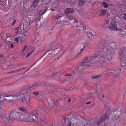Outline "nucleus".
<instances>
[{
    "mask_svg": "<svg viewBox=\"0 0 126 126\" xmlns=\"http://www.w3.org/2000/svg\"><path fill=\"white\" fill-rule=\"evenodd\" d=\"M103 45L100 53L96 57H86L84 58L79 68L82 66L86 68L93 65L97 63H105L107 60H111L114 55V52L113 47L115 46V44L111 40H107L103 42Z\"/></svg>",
    "mask_w": 126,
    "mask_h": 126,
    "instance_id": "nucleus-1",
    "label": "nucleus"
},
{
    "mask_svg": "<svg viewBox=\"0 0 126 126\" xmlns=\"http://www.w3.org/2000/svg\"><path fill=\"white\" fill-rule=\"evenodd\" d=\"M30 21L29 20L27 22V24L24 23L23 24V27H21L20 28H17L15 29L16 35L20 37L22 41H24L25 39V37L28 35V33L26 30L29 27L30 24Z\"/></svg>",
    "mask_w": 126,
    "mask_h": 126,
    "instance_id": "nucleus-2",
    "label": "nucleus"
},
{
    "mask_svg": "<svg viewBox=\"0 0 126 126\" xmlns=\"http://www.w3.org/2000/svg\"><path fill=\"white\" fill-rule=\"evenodd\" d=\"M38 113H35L34 115L33 114L28 113H26L25 122H31L34 121L36 123L39 124L41 122L43 121L45 119V117L43 116L40 117L38 116Z\"/></svg>",
    "mask_w": 126,
    "mask_h": 126,
    "instance_id": "nucleus-3",
    "label": "nucleus"
},
{
    "mask_svg": "<svg viewBox=\"0 0 126 126\" xmlns=\"http://www.w3.org/2000/svg\"><path fill=\"white\" fill-rule=\"evenodd\" d=\"M66 18L68 19V20H70V22L69 21L67 22H64V23H63L62 26L63 25H67L70 23V22L71 23L72 27H74L76 26L77 27H80L81 28L79 29L81 30H85L86 29V27L83 24H82L79 21H78L76 19L72 18L70 16H68L66 17Z\"/></svg>",
    "mask_w": 126,
    "mask_h": 126,
    "instance_id": "nucleus-4",
    "label": "nucleus"
},
{
    "mask_svg": "<svg viewBox=\"0 0 126 126\" xmlns=\"http://www.w3.org/2000/svg\"><path fill=\"white\" fill-rule=\"evenodd\" d=\"M3 101H0V105L3 104ZM2 107L0 106V116L4 120L8 121L9 120L12 119H18L19 117H17V116L19 115L18 114H20L18 112L15 111H11L10 115L7 117L5 115H3V113L4 112V111L2 110Z\"/></svg>",
    "mask_w": 126,
    "mask_h": 126,
    "instance_id": "nucleus-5",
    "label": "nucleus"
},
{
    "mask_svg": "<svg viewBox=\"0 0 126 126\" xmlns=\"http://www.w3.org/2000/svg\"><path fill=\"white\" fill-rule=\"evenodd\" d=\"M120 62L122 66L126 68V49H123L121 50L119 53Z\"/></svg>",
    "mask_w": 126,
    "mask_h": 126,
    "instance_id": "nucleus-6",
    "label": "nucleus"
},
{
    "mask_svg": "<svg viewBox=\"0 0 126 126\" xmlns=\"http://www.w3.org/2000/svg\"><path fill=\"white\" fill-rule=\"evenodd\" d=\"M9 95L7 97H9L8 99L6 100L7 101H12L13 100H15L18 99H21L24 97L23 94L20 93H18L16 94L15 93H12L10 94H7Z\"/></svg>",
    "mask_w": 126,
    "mask_h": 126,
    "instance_id": "nucleus-7",
    "label": "nucleus"
},
{
    "mask_svg": "<svg viewBox=\"0 0 126 126\" xmlns=\"http://www.w3.org/2000/svg\"><path fill=\"white\" fill-rule=\"evenodd\" d=\"M20 114L19 115L17 116V117H19L18 119L16 120L19 121H22L23 122H25V117H26V113L23 114L21 112H18Z\"/></svg>",
    "mask_w": 126,
    "mask_h": 126,
    "instance_id": "nucleus-8",
    "label": "nucleus"
},
{
    "mask_svg": "<svg viewBox=\"0 0 126 126\" xmlns=\"http://www.w3.org/2000/svg\"><path fill=\"white\" fill-rule=\"evenodd\" d=\"M117 26L116 22L113 20L110 22L109 28L110 29L113 30H116L117 28Z\"/></svg>",
    "mask_w": 126,
    "mask_h": 126,
    "instance_id": "nucleus-9",
    "label": "nucleus"
},
{
    "mask_svg": "<svg viewBox=\"0 0 126 126\" xmlns=\"http://www.w3.org/2000/svg\"><path fill=\"white\" fill-rule=\"evenodd\" d=\"M38 86V85L37 84L34 85L29 88H27L25 90H23V94L25 93H26L29 92L31 90H32L35 89Z\"/></svg>",
    "mask_w": 126,
    "mask_h": 126,
    "instance_id": "nucleus-10",
    "label": "nucleus"
},
{
    "mask_svg": "<svg viewBox=\"0 0 126 126\" xmlns=\"http://www.w3.org/2000/svg\"><path fill=\"white\" fill-rule=\"evenodd\" d=\"M116 113H117V115H115L114 116V117H112V120H116V119H117V118H119L120 117L121 118H123V114H122L120 111H118L117 112H116Z\"/></svg>",
    "mask_w": 126,
    "mask_h": 126,
    "instance_id": "nucleus-11",
    "label": "nucleus"
},
{
    "mask_svg": "<svg viewBox=\"0 0 126 126\" xmlns=\"http://www.w3.org/2000/svg\"><path fill=\"white\" fill-rule=\"evenodd\" d=\"M24 97H23L22 99L23 100V101L25 102V103L28 105L29 104V100L30 99V97L29 95H27L25 96H24Z\"/></svg>",
    "mask_w": 126,
    "mask_h": 126,
    "instance_id": "nucleus-12",
    "label": "nucleus"
},
{
    "mask_svg": "<svg viewBox=\"0 0 126 126\" xmlns=\"http://www.w3.org/2000/svg\"><path fill=\"white\" fill-rule=\"evenodd\" d=\"M48 3H47L46 4H45L43 6V10L44 11V12L42 13V15H44L47 11L48 7L49 6L48 5Z\"/></svg>",
    "mask_w": 126,
    "mask_h": 126,
    "instance_id": "nucleus-13",
    "label": "nucleus"
},
{
    "mask_svg": "<svg viewBox=\"0 0 126 126\" xmlns=\"http://www.w3.org/2000/svg\"><path fill=\"white\" fill-rule=\"evenodd\" d=\"M108 72L107 73H105V74H109V73H111L112 74L114 75V76H116L115 75L116 74L118 75L119 72H118L117 71L114 70H108Z\"/></svg>",
    "mask_w": 126,
    "mask_h": 126,
    "instance_id": "nucleus-14",
    "label": "nucleus"
},
{
    "mask_svg": "<svg viewBox=\"0 0 126 126\" xmlns=\"http://www.w3.org/2000/svg\"><path fill=\"white\" fill-rule=\"evenodd\" d=\"M39 1V0H34L32 3L31 7H33L34 8H36L37 6V3Z\"/></svg>",
    "mask_w": 126,
    "mask_h": 126,
    "instance_id": "nucleus-15",
    "label": "nucleus"
},
{
    "mask_svg": "<svg viewBox=\"0 0 126 126\" xmlns=\"http://www.w3.org/2000/svg\"><path fill=\"white\" fill-rule=\"evenodd\" d=\"M18 109L21 111L25 113H27V112L28 110L24 106H21L18 108Z\"/></svg>",
    "mask_w": 126,
    "mask_h": 126,
    "instance_id": "nucleus-16",
    "label": "nucleus"
},
{
    "mask_svg": "<svg viewBox=\"0 0 126 126\" xmlns=\"http://www.w3.org/2000/svg\"><path fill=\"white\" fill-rule=\"evenodd\" d=\"M74 11V10L73 9L68 8L65 9L64 11V12L65 14H68L72 13Z\"/></svg>",
    "mask_w": 126,
    "mask_h": 126,
    "instance_id": "nucleus-17",
    "label": "nucleus"
},
{
    "mask_svg": "<svg viewBox=\"0 0 126 126\" xmlns=\"http://www.w3.org/2000/svg\"><path fill=\"white\" fill-rule=\"evenodd\" d=\"M26 68V67H23L19 69H17L14 70L10 72L9 73H16L21 71H22L25 69Z\"/></svg>",
    "mask_w": 126,
    "mask_h": 126,
    "instance_id": "nucleus-18",
    "label": "nucleus"
},
{
    "mask_svg": "<svg viewBox=\"0 0 126 126\" xmlns=\"http://www.w3.org/2000/svg\"><path fill=\"white\" fill-rule=\"evenodd\" d=\"M62 16H55V18L56 19L55 20V22H56V24H59L61 22V21L59 20L60 18H61Z\"/></svg>",
    "mask_w": 126,
    "mask_h": 126,
    "instance_id": "nucleus-19",
    "label": "nucleus"
},
{
    "mask_svg": "<svg viewBox=\"0 0 126 126\" xmlns=\"http://www.w3.org/2000/svg\"><path fill=\"white\" fill-rule=\"evenodd\" d=\"M100 13L99 15L101 17L104 16L106 13V11L104 10H100Z\"/></svg>",
    "mask_w": 126,
    "mask_h": 126,
    "instance_id": "nucleus-20",
    "label": "nucleus"
},
{
    "mask_svg": "<svg viewBox=\"0 0 126 126\" xmlns=\"http://www.w3.org/2000/svg\"><path fill=\"white\" fill-rule=\"evenodd\" d=\"M101 76V74L92 75L91 76V78L92 79H97L100 77Z\"/></svg>",
    "mask_w": 126,
    "mask_h": 126,
    "instance_id": "nucleus-21",
    "label": "nucleus"
},
{
    "mask_svg": "<svg viewBox=\"0 0 126 126\" xmlns=\"http://www.w3.org/2000/svg\"><path fill=\"white\" fill-rule=\"evenodd\" d=\"M86 35L89 38H90L93 35L92 32L89 31H88L87 32Z\"/></svg>",
    "mask_w": 126,
    "mask_h": 126,
    "instance_id": "nucleus-22",
    "label": "nucleus"
},
{
    "mask_svg": "<svg viewBox=\"0 0 126 126\" xmlns=\"http://www.w3.org/2000/svg\"><path fill=\"white\" fill-rule=\"evenodd\" d=\"M84 2L85 1L83 0H79L78 2V4L79 6H81L83 5Z\"/></svg>",
    "mask_w": 126,
    "mask_h": 126,
    "instance_id": "nucleus-23",
    "label": "nucleus"
},
{
    "mask_svg": "<svg viewBox=\"0 0 126 126\" xmlns=\"http://www.w3.org/2000/svg\"><path fill=\"white\" fill-rule=\"evenodd\" d=\"M8 95L7 94H1L0 95V99L1 98H2L3 100H4L5 99L3 98V97H7L8 96Z\"/></svg>",
    "mask_w": 126,
    "mask_h": 126,
    "instance_id": "nucleus-24",
    "label": "nucleus"
},
{
    "mask_svg": "<svg viewBox=\"0 0 126 126\" xmlns=\"http://www.w3.org/2000/svg\"><path fill=\"white\" fill-rule=\"evenodd\" d=\"M1 37L3 39H4L5 40H6L7 41H9V40H7V39L9 37H7V35L6 34H4L3 35H2L1 36Z\"/></svg>",
    "mask_w": 126,
    "mask_h": 126,
    "instance_id": "nucleus-25",
    "label": "nucleus"
},
{
    "mask_svg": "<svg viewBox=\"0 0 126 126\" xmlns=\"http://www.w3.org/2000/svg\"><path fill=\"white\" fill-rule=\"evenodd\" d=\"M40 18L39 17H37L34 20V22H35L36 23L39 21L40 20Z\"/></svg>",
    "mask_w": 126,
    "mask_h": 126,
    "instance_id": "nucleus-26",
    "label": "nucleus"
},
{
    "mask_svg": "<svg viewBox=\"0 0 126 126\" xmlns=\"http://www.w3.org/2000/svg\"><path fill=\"white\" fill-rule=\"evenodd\" d=\"M103 5L104 7L105 8H108V4L106 2H102Z\"/></svg>",
    "mask_w": 126,
    "mask_h": 126,
    "instance_id": "nucleus-27",
    "label": "nucleus"
},
{
    "mask_svg": "<svg viewBox=\"0 0 126 126\" xmlns=\"http://www.w3.org/2000/svg\"><path fill=\"white\" fill-rule=\"evenodd\" d=\"M14 40L16 42V43H18L19 41V38L18 37H15L14 38Z\"/></svg>",
    "mask_w": 126,
    "mask_h": 126,
    "instance_id": "nucleus-28",
    "label": "nucleus"
},
{
    "mask_svg": "<svg viewBox=\"0 0 126 126\" xmlns=\"http://www.w3.org/2000/svg\"><path fill=\"white\" fill-rule=\"evenodd\" d=\"M81 54L79 52V53H78L77 54V55L75 56V58H78L79 57H80L81 56Z\"/></svg>",
    "mask_w": 126,
    "mask_h": 126,
    "instance_id": "nucleus-29",
    "label": "nucleus"
},
{
    "mask_svg": "<svg viewBox=\"0 0 126 126\" xmlns=\"http://www.w3.org/2000/svg\"><path fill=\"white\" fill-rule=\"evenodd\" d=\"M92 93H89L88 94V98H91V97H93V96L92 95Z\"/></svg>",
    "mask_w": 126,
    "mask_h": 126,
    "instance_id": "nucleus-30",
    "label": "nucleus"
},
{
    "mask_svg": "<svg viewBox=\"0 0 126 126\" xmlns=\"http://www.w3.org/2000/svg\"><path fill=\"white\" fill-rule=\"evenodd\" d=\"M33 94H34L35 96H37L39 94V93L38 92H33Z\"/></svg>",
    "mask_w": 126,
    "mask_h": 126,
    "instance_id": "nucleus-31",
    "label": "nucleus"
},
{
    "mask_svg": "<svg viewBox=\"0 0 126 126\" xmlns=\"http://www.w3.org/2000/svg\"><path fill=\"white\" fill-rule=\"evenodd\" d=\"M22 79V78H20L19 79H18L17 80H16V81H15L14 82L15 83H18Z\"/></svg>",
    "mask_w": 126,
    "mask_h": 126,
    "instance_id": "nucleus-32",
    "label": "nucleus"
},
{
    "mask_svg": "<svg viewBox=\"0 0 126 126\" xmlns=\"http://www.w3.org/2000/svg\"><path fill=\"white\" fill-rule=\"evenodd\" d=\"M76 0H67V1L68 2H74L76 1Z\"/></svg>",
    "mask_w": 126,
    "mask_h": 126,
    "instance_id": "nucleus-33",
    "label": "nucleus"
},
{
    "mask_svg": "<svg viewBox=\"0 0 126 126\" xmlns=\"http://www.w3.org/2000/svg\"><path fill=\"white\" fill-rule=\"evenodd\" d=\"M104 26L107 27H109V23L107 22L106 24H104Z\"/></svg>",
    "mask_w": 126,
    "mask_h": 126,
    "instance_id": "nucleus-34",
    "label": "nucleus"
},
{
    "mask_svg": "<svg viewBox=\"0 0 126 126\" xmlns=\"http://www.w3.org/2000/svg\"><path fill=\"white\" fill-rule=\"evenodd\" d=\"M34 50H33L31 52L29 53L26 56V57L27 58L33 52V51Z\"/></svg>",
    "mask_w": 126,
    "mask_h": 126,
    "instance_id": "nucleus-35",
    "label": "nucleus"
},
{
    "mask_svg": "<svg viewBox=\"0 0 126 126\" xmlns=\"http://www.w3.org/2000/svg\"><path fill=\"white\" fill-rule=\"evenodd\" d=\"M71 122L70 121H69V123L67 124L66 126H71Z\"/></svg>",
    "mask_w": 126,
    "mask_h": 126,
    "instance_id": "nucleus-36",
    "label": "nucleus"
},
{
    "mask_svg": "<svg viewBox=\"0 0 126 126\" xmlns=\"http://www.w3.org/2000/svg\"><path fill=\"white\" fill-rule=\"evenodd\" d=\"M80 51L79 52V53H80L81 54L82 52L84 50V49L83 48H81L80 49Z\"/></svg>",
    "mask_w": 126,
    "mask_h": 126,
    "instance_id": "nucleus-37",
    "label": "nucleus"
},
{
    "mask_svg": "<svg viewBox=\"0 0 126 126\" xmlns=\"http://www.w3.org/2000/svg\"><path fill=\"white\" fill-rule=\"evenodd\" d=\"M10 47L11 48H13L14 47V46L12 44H11Z\"/></svg>",
    "mask_w": 126,
    "mask_h": 126,
    "instance_id": "nucleus-38",
    "label": "nucleus"
},
{
    "mask_svg": "<svg viewBox=\"0 0 126 126\" xmlns=\"http://www.w3.org/2000/svg\"><path fill=\"white\" fill-rule=\"evenodd\" d=\"M123 18L125 20H126V15H124V16L123 17Z\"/></svg>",
    "mask_w": 126,
    "mask_h": 126,
    "instance_id": "nucleus-39",
    "label": "nucleus"
},
{
    "mask_svg": "<svg viewBox=\"0 0 126 126\" xmlns=\"http://www.w3.org/2000/svg\"><path fill=\"white\" fill-rule=\"evenodd\" d=\"M16 22V20H14V21L13 22V23H12V25H14L15 24V23Z\"/></svg>",
    "mask_w": 126,
    "mask_h": 126,
    "instance_id": "nucleus-40",
    "label": "nucleus"
},
{
    "mask_svg": "<svg viewBox=\"0 0 126 126\" xmlns=\"http://www.w3.org/2000/svg\"><path fill=\"white\" fill-rule=\"evenodd\" d=\"M26 47V46H24V48L23 49L22 51H24Z\"/></svg>",
    "mask_w": 126,
    "mask_h": 126,
    "instance_id": "nucleus-41",
    "label": "nucleus"
},
{
    "mask_svg": "<svg viewBox=\"0 0 126 126\" xmlns=\"http://www.w3.org/2000/svg\"><path fill=\"white\" fill-rule=\"evenodd\" d=\"M35 33H36V34H37V35H39V32H38L37 33H36V31L35 32Z\"/></svg>",
    "mask_w": 126,
    "mask_h": 126,
    "instance_id": "nucleus-42",
    "label": "nucleus"
},
{
    "mask_svg": "<svg viewBox=\"0 0 126 126\" xmlns=\"http://www.w3.org/2000/svg\"><path fill=\"white\" fill-rule=\"evenodd\" d=\"M71 100V99L70 98H69L68 100V102H69Z\"/></svg>",
    "mask_w": 126,
    "mask_h": 126,
    "instance_id": "nucleus-43",
    "label": "nucleus"
},
{
    "mask_svg": "<svg viewBox=\"0 0 126 126\" xmlns=\"http://www.w3.org/2000/svg\"><path fill=\"white\" fill-rule=\"evenodd\" d=\"M71 74H67V75H65V76H71Z\"/></svg>",
    "mask_w": 126,
    "mask_h": 126,
    "instance_id": "nucleus-44",
    "label": "nucleus"
},
{
    "mask_svg": "<svg viewBox=\"0 0 126 126\" xmlns=\"http://www.w3.org/2000/svg\"><path fill=\"white\" fill-rule=\"evenodd\" d=\"M39 109V108H38V110H36V111L37 112V111H38V112H39L40 111H39V109Z\"/></svg>",
    "mask_w": 126,
    "mask_h": 126,
    "instance_id": "nucleus-45",
    "label": "nucleus"
},
{
    "mask_svg": "<svg viewBox=\"0 0 126 126\" xmlns=\"http://www.w3.org/2000/svg\"><path fill=\"white\" fill-rule=\"evenodd\" d=\"M91 102L90 101V102H87L86 103V104H89L90 103H91Z\"/></svg>",
    "mask_w": 126,
    "mask_h": 126,
    "instance_id": "nucleus-46",
    "label": "nucleus"
},
{
    "mask_svg": "<svg viewBox=\"0 0 126 126\" xmlns=\"http://www.w3.org/2000/svg\"><path fill=\"white\" fill-rule=\"evenodd\" d=\"M27 52V51H26V52L24 51V55H25V54H26Z\"/></svg>",
    "mask_w": 126,
    "mask_h": 126,
    "instance_id": "nucleus-47",
    "label": "nucleus"
},
{
    "mask_svg": "<svg viewBox=\"0 0 126 126\" xmlns=\"http://www.w3.org/2000/svg\"><path fill=\"white\" fill-rule=\"evenodd\" d=\"M51 10L52 11H54L55 10L54 9H53V8H51Z\"/></svg>",
    "mask_w": 126,
    "mask_h": 126,
    "instance_id": "nucleus-48",
    "label": "nucleus"
},
{
    "mask_svg": "<svg viewBox=\"0 0 126 126\" xmlns=\"http://www.w3.org/2000/svg\"><path fill=\"white\" fill-rule=\"evenodd\" d=\"M92 93V95H93V97H94V94H95V93Z\"/></svg>",
    "mask_w": 126,
    "mask_h": 126,
    "instance_id": "nucleus-49",
    "label": "nucleus"
},
{
    "mask_svg": "<svg viewBox=\"0 0 126 126\" xmlns=\"http://www.w3.org/2000/svg\"><path fill=\"white\" fill-rule=\"evenodd\" d=\"M3 57V56L2 55H0V58H2Z\"/></svg>",
    "mask_w": 126,
    "mask_h": 126,
    "instance_id": "nucleus-50",
    "label": "nucleus"
},
{
    "mask_svg": "<svg viewBox=\"0 0 126 126\" xmlns=\"http://www.w3.org/2000/svg\"><path fill=\"white\" fill-rule=\"evenodd\" d=\"M52 29H53V28H52V29L51 30H50V31L51 32H50V31H49V33H52V31H51V30H52Z\"/></svg>",
    "mask_w": 126,
    "mask_h": 126,
    "instance_id": "nucleus-51",
    "label": "nucleus"
},
{
    "mask_svg": "<svg viewBox=\"0 0 126 126\" xmlns=\"http://www.w3.org/2000/svg\"><path fill=\"white\" fill-rule=\"evenodd\" d=\"M50 50H51V51H54V50H49V51H48L47 52H47H48L49 51H50Z\"/></svg>",
    "mask_w": 126,
    "mask_h": 126,
    "instance_id": "nucleus-52",
    "label": "nucleus"
},
{
    "mask_svg": "<svg viewBox=\"0 0 126 126\" xmlns=\"http://www.w3.org/2000/svg\"><path fill=\"white\" fill-rule=\"evenodd\" d=\"M36 43V42H34L33 43V44H34V45H35Z\"/></svg>",
    "mask_w": 126,
    "mask_h": 126,
    "instance_id": "nucleus-53",
    "label": "nucleus"
},
{
    "mask_svg": "<svg viewBox=\"0 0 126 126\" xmlns=\"http://www.w3.org/2000/svg\"><path fill=\"white\" fill-rule=\"evenodd\" d=\"M102 97H104V96L103 94L102 95Z\"/></svg>",
    "mask_w": 126,
    "mask_h": 126,
    "instance_id": "nucleus-54",
    "label": "nucleus"
},
{
    "mask_svg": "<svg viewBox=\"0 0 126 126\" xmlns=\"http://www.w3.org/2000/svg\"><path fill=\"white\" fill-rule=\"evenodd\" d=\"M3 2L2 1H1V0H0V2Z\"/></svg>",
    "mask_w": 126,
    "mask_h": 126,
    "instance_id": "nucleus-55",
    "label": "nucleus"
},
{
    "mask_svg": "<svg viewBox=\"0 0 126 126\" xmlns=\"http://www.w3.org/2000/svg\"><path fill=\"white\" fill-rule=\"evenodd\" d=\"M122 69H121V70H120L119 71V72H121V71H122Z\"/></svg>",
    "mask_w": 126,
    "mask_h": 126,
    "instance_id": "nucleus-56",
    "label": "nucleus"
},
{
    "mask_svg": "<svg viewBox=\"0 0 126 126\" xmlns=\"http://www.w3.org/2000/svg\"><path fill=\"white\" fill-rule=\"evenodd\" d=\"M49 112V111L48 110V111H47V112L48 113V112Z\"/></svg>",
    "mask_w": 126,
    "mask_h": 126,
    "instance_id": "nucleus-57",
    "label": "nucleus"
},
{
    "mask_svg": "<svg viewBox=\"0 0 126 126\" xmlns=\"http://www.w3.org/2000/svg\"><path fill=\"white\" fill-rule=\"evenodd\" d=\"M21 25H21H21H20V26H21Z\"/></svg>",
    "mask_w": 126,
    "mask_h": 126,
    "instance_id": "nucleus-58",
    "label": "nucleus"
},
{
    "mask_svg": "<svg viewBox=\"0 0 126 126\" xmlns=\"http://www.w3.org/2000/svg\"><path fill=\"white\" fill-rule=\"evenodd\" d=\"M67 120L69 121V120H68V119H67Z\"/></svg>",
    "mask_w": 126,
    "mask_h": 126,
    "instance_id": "nucleus-59",
    "label": "nucleus"
},
{
    "mask_svg": "<svg viewBox=\"0 0 126 126\" xmlns=\"http://www.w3.org/2000/svg\"><path fill=\"white\" fill-rule=\"evenodd\" d=\"M68 80V79H66V80Z\"/></svg>",
    "mask_w": 126,
    "mask_h": 126,
    "instance_id": "nucleus-60",
    "label": "nucleus"
}]
</instances>
